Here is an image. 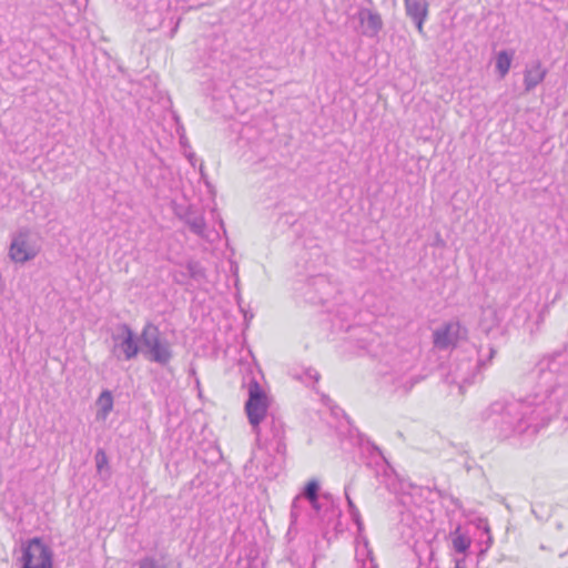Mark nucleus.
<instances>
[{
	"instance_id": "2f4dec72",
	"label": "nucleus",
	"mask_w": 568,
	"mask_h": 568,
	"mask_svg": "<svg viewBox=\"0 0 568 568\" xmlns=\"http://www.w3.org/2000/svg\"><path fill=\"white\" fill-rule=\"evenodd\" d=\"M322 498H323V499H326V500H328V501H329V495H328V494H323V495H322Z\"/></svg>"
},
{
	"instance_id": "5701e85b",
	"label": "nucleus",
	"mask_w": 568,
	"mask_h": 568,
	"mask_svg": "<svg viewBox=\"0 0 568 568\" xmlns=\"http://www.w3.org/2000/svg\"><path fill=\"white\" fill-rule=\"evenodd\" d=\"M308 501L314 513L323 519L328 508L321 501V497L310 499Z\"/></svg>"
},
{
	"instance_id": "a211bd4d",
	"label": "nucleus",
	"mask_w": 568,
	"mask_h": 568,
	"mask_svg": "<svg viewBox=\"0 0 568 568\" xmlns=\"http://www.w3.org/2000/svg\"><path fill=\"white\" fill-rule=\"evenodd\" d=\"M423 379H424V376H422V375H413V376L404 377L399 381V384L397 387L400 388L404 394H408L412 390V388L416 384L422 382Z\"/></svg>"
},
{
	"instance_id": "7ed1b4c3",
	"label": "nucleus",
	"mask_w": 568,
	"mask_h": 568,
	"mask_svg": "<svg viewBox=\"0 0 568 568\" xmlns=\"http://www.w3.org/2000/svg\"><path fill=\"white\" fill-rule=\"evenodd\" d=\"M247 395L244 409L253 433L260 437L261 423L268 416V397L255 378H251L247 384Z\"/></svg>"
},
{
	"instance_id": "a878e982",
	"label": "nucleus",
	"mask_w": 568,
	"mask_h": 568,
	"mask_svg": "<svg viewBox=\"0 0 568 568\" xmlns=\"http://www.w3.org/2000/svg\"><path fill=\"white\" fill-rule=\"evenodd\" d=\"M348 489H349L348 486H346L345 487V497H346V500H347V506H348L349 514H354L355 511H359V510L356 507V505L354 504V501L352 500V498L349 496Z\"/></svg>"
},
{
	"instance_id": "f3484780",
	"label": "nucleus",
	"mask_w": 568,
	"mask_h": 568,
	"mask_svg": "<svg viewBox=\"0 0 568 568\" xmlns=\"http://www.w3.org/2000/svg\"><path fill=\"white\" fill-rule=\"evenodd\" d=\"M98 405L102 413L108 415L113 408V397L110 390H103L98 398Z\"/></svg>"
},
{
	"instance_id": "4468645a",
	"label": "nucleus",
	"mask_w": 568,
	"mask_h": 568,
	"mask_svg": "<svg viewBox=\"0 0 568 568\" xmlns=\"http://www.w3.org/2000/svg\"><path fill=\"white\" fill-rule=\"evenodd\" d=\"M185 267L187 270L189 278L202 283L206 278L205 268L199 261L190 260L186 262Z\"/></svg>"
},
{
	"instance_id": "6ab92c4d",
	"label": "nucleus",
	"mask_w": 568,
	"mask_h": 568,
	"mask_svg": "<svg viewBox=\"0 0 568 568\" xmlns=\"http://www.w3.org/2000/svg\"><path fill=\"white\" fill-rule=\"evenodd\" d=\"M458 530L459 528L456 530V535L453 538V547L457 552L464 554L470 546V539L465 535H457Z\"/></svg>"
},
{
	"instance_id": "20e7f679",
	"label": "nucleus",
	"mask_w": 568,
	"mask_h": 568,
	"mask_svg": "<svg viewBox=\"0 0 568 568\" xmlns=\"http://www.w3.org/2000/svg\"><path fill=\"white\" fill-rule=\"evenodd\" d=\"M21 550V568H53V551L41 538L29 539Z\"/></svg>"
},
{
	"instance_id": "1a4fd4ad",
	"label": "nucleus",
	"mask_w": 568,
	"mask_h": 568,
	"mask_svg": "<svg viewBox=\"0 0 568 568\" xmlns=\"http://www.w3.org/2000/svg\"><path fill=\"white\" fill-rule=\"evenodd\" d=\"M361 26V33L368 38H375L383 29L381 14L372 9L361 7L355 14Z\"/></svg>"
},
{
	"instance_id": "c85d7f7f",
	"label": "nucleus",
	"mask_w": 568,
	"mask_h": 568,
	"mask_svg": "<svg viewBox=\"0 0 568 568\" xmlns=\"http://www.w3.org/2000/svg\"><path fill=\"white\" fill-rule=\"evenodd\" d=\"M307 374H308V376H310L311 378H313V379H314V381H316V382H317V381H318V378H320V374H318L316 371H311V369H310Z\"/></svg>"
},
{
	"instance_id": "473e14b6",
	"label": "nucleus",
	"mask_w": 568,
	"mask_h": 568,
	"mask_svg": "<svg viewBox=\"0 0 568 568\" xmlns=\"http://www.w3.org/2000/svg\"><path fill=\"white\" fill-rule=\"evenodd\" d=\"M365 1L368 2V3H372V0H365Z\"/></svg>"
},
{
	"instance_id": "cd10ccee",
	"label": "nucleus",
	"mask_w": 568,
	"mask_h": 568,
	"mask_svg": "<svg viewBox=\"0 0 568 568\" xmlns=\"http://www.w3.org/2000/svg\"><path fill=\"white\" fill-rule=\"evenodd\" d=\"M314 284L318 287L328 286V283L324 276H317L314 278Z\"/></svg>"
},
{
	"instance_id": "9d476101",
	"label": "nucleus",
	"mask_w": 568,
	"mask_h": 568,
	"mask_svg": "<svg viewBox=\"0 0 568 568\" xmlns=\"http://www.w3.org/2000/svg\"><path fill=\"white\" fill-rule=\"evenodd\" d=\"M406 14L414 21L419 33H424V21L428 14L426 0H405Z\"/></svg>"
},
{
	"instance_id": "bb28decb",
	"label": "nucleus",
	"mask_w": 568,
	"mask_h": 568,
	"mask_svg": "<svg viewBox=\"0 0 568 568\" xmlns=\"http://www.w3.org/2000/svg\"><path fill=\"white\" fill-rule=\"evenodd\" d=\"M351 517H352L353 521L356 524L358 530H362L363 529V520H362L359 511H355L354 514H351Z\"/></svg>"
},
{
	"instance_id": "423d86ee",
	"label": "nucleus",
	"mask_w": 568,
	"mask_h": 568,
	"mask_svg": "<svg viewBox=\"0 0 568 568\" xmlns=\"http://www.w3.org/2000/svg\"><path fill=\"white\" fill-rule=\"evenodd\" d=\"M119 329L122 334L112 335L114 343L111 348V355L118 361H131L141 352V345L139 346L135 335L128 324H121Z\"/></svg>"
},
{
	"instance_id": "393cba45",
	"label": "nucleus",
	"mask_w": 568,
	"mask_h": 568,
	"mask_svg": "<svg viewBox=\"0 0 568 568\" xmlns=\"http://www.w3.org/2000/svg\"><path fill=\"white\" fill-rule=\"evenodd\" d=\"M302 496H296L292 501V509H291V524H294L301 513V504Z\"/></svg>"
},
{
	"instance_id": "7c9ffc66",
	"label": "nucleus",
	"mask_w": 568,
	"mask_h": 568,
	"mask_svg": "<svg viewBox=\"0 0 568 568\" xmlns=\"http://www.w3.org/2000/svg\"><path fill=\"white\" fill-rule=\"evenodd\" d=\"M455 568H465V566L463 565V561L458 560V561L456 562Z\"/></svg>"
},
{
	"instance_id": "412c9836",
	"label": "nucleus",
	"mask_w": 568,
	"mask_h": 568,
	"mask_svg": "<svg viewBox=\"0 0 568 568\" xmlns=\"http://www.w3.org/2000/svg\"><path fill=\"white\" fill-rule=\"evenodd\" d=\"M170 275L172 276L173 282L176 283L178 285H181V286L190 285L187 270L186 271L172 270L170 272Z\"/></svg>"
},
{
	"instance_id": "aec40b11",
	"label": "nucleus",
	"mask_w": 568,
	"mask_h": 568,
	"mask_svg": "<svg viewBox=\"0 0 568 568\" xmlns=\"http://www.w3.org/2000/svg\"><path fill=\"white\" fill-rule=\"evenodd\" d=\"M302 497L307 500L320 497V483L316 479L310 480L303 489Z\"/></svg>"
},
{
	"instance_id": "9b49d317",
	"label": "nucleus",
	"mask_w": 568,
	"mask_h": 568,
	"mask_svg": "<svg viewBox=\"0 0 568 568\" xmlns=\"http://www.w3.org/2000/svg\"><path fill=\"white\" fill-rule=\"evenodd\" d=\"M547 69L542 68L539 60H536L530 67H527L524 72L525 91L530 92L539 83L544 81L547 75Z\"/></svg>"
},
{
	"instance_id": "dca6fc26",
	"label": "nucleus",
	"mask_w": 568,
	"mask_h": 568,
	"mask_svg": "<svg viewBox=\"0 0 568 568\" xmlns=\"http://www.w3.org/2000/svg\"><path fill=\"white\" fill-rule=\"evenodd\" d=\"M497 353V349L494 346H489L487 348V353H484L483 346L478 349V361L477 368L478 371L485 369L493 361Z\"/></svg>"
},
{
	"instance_id": "c756f323",
	"label": "nucleus",
	"mask_w": 568,
	"mask_h": 568,
	"mask_svg": "<svg viewBox=\"0 0 568 568\" xmlns=\"http://www.w3.org/2000/svg\"><path fill=\"white\" fill-rule=\"evenodd\" d=\"M544 311L540 312L539 316H538V324L541 323L544 321Z\"/></svg>"
},
{
	"instance_id": "f03ea898",
	"label": "nucleus",
	"mask_w": 568,
	"mask_h": 568,
	"mask_svg": "<svg viewBox=\"0 0 568 568\" xmlns=\"http://www.w3.org/2000/svg\"><path fill=\"white\" fill-rule=\"evenodd\" d=\"M139 343L141 353L150 362L166 366L173 357L170 343L162 337L159 327L151 322L144 325Z\"/></svg>"
},
{
	"instance_id": "6e6552de",
	"label": "nucleus",
	"mask_w": 568,
	"mask_h": 568,
	"mask_svg": "<svg viewBox=\"0 0 568 568\" xmlns=\"http://www.w3.org/2000/svg\"><path fill=\"white\" fill-rule=\"evenodd\" d=\"M465 334L466 328H464L459 322H449L434 331V344L440 349H447L454 346Z\"/></svg>"
},
{
	"instance_id": "39448f33",
	"label": "nucleus",
	"mask_w": 568,
	"mask_h": 568,
	"mask_svg": "<svg viewBox=\"0 0 568 568\" xmlns=\"http://www.w3.org/2000/svg\"><path fill=\"white\" fill-rule=\"evenodd\" d=\"M40 251L36 236L27 229H20L12 237L9 256L16 263H26L33 260Z\"/></svg>"
},
{
	"instance_id": "0eeeda50",
	"label": "nucleus",
	"mask_w": 568,
	"mask_h": 568,
	"mask_svg": "<svg viewBox=\"0 0 568 568\" xmlns=\"http://www.w3.org/2000/svg\"><path fill=\"white\" fill-rule=\"evenodd\" d=\"M264 430L261 429V436L257 440L264 439L266 443H274L275 452L283 454L285 450V425L283 420L274 415L267 416L265 419Z\"/></svg>"
},
{
	"instance_id": "2eb2a0df",
	"label": "nucleus",
	"mask_w": 568,
	"mask_h": 568,
	"mask_svg": "<svg viewBox=\"0 0 568 568\" xmlns=\"http://www.w3.org/2000/svg\"><path fill=\"white\" fill-rule=\"evenodd\" d=\"M357 568H378L377 564L373 558L372 550L367 549L365 545L363 554L361 550L356 551Z\"/></svg>"
},
{
	"instance_id": "f257e3e1",
	"label": "nucleus",
	"mask_w": 568,
	"mask_h": 568,
	"mask_svg": "<svg viewBox=\"0 0 568 568\" xmlns=\"http://www.w3.org/2000/svg\"><path fill=\"white\" fill-rule=\"evenodd\" d=\"M559 392V389H552L549 394L530 395L505 406L494 403L490 410L498 413L503 409L498 418L505 436L510 433L536 435L560 412Z\"/></svg>"
},
{
	"instance_id": "4be33fe9",
	"label": "nucleus",
	"mask_w": 568,
	"mask_h": 568,
	"mask_svg": "<svg viewBox=\"0 0 568 568\" xmlns=\"http://www.w3.org/2000/svg\"><path fill=\"white\" fill-rule=\"evenodd\" d=\"M97 469L99 473H102L104 468H108V456L103 449H98L94 456Z\"/></svg>"
},
{
	"instance_id": "b1692460",
	"label": "nucleus",
	"mask_w": 568,
	"mask_h": 568,
	"mask_svg": "<svg viewBox=\"0 0 568 568\" xmlns=\"http://www.w3.org/2000/svg\"><path fill=\"white\" fill-rule=\"evenodd\" d=\"M139 568H165V566L153 557H144L139 561Z\"/></svg>"
},
{
	"instance_id": "f8f14e48",
	"label": "nucleus",
	"mask_w": 568,
	"mask_h": 568,
	"mask_svg": "<svg viewBox=\"0 0 568 568\" xmlns=\"http://www.w3.org/2000/svg\"><path fill=\"white\" fill-rule=\"evenodd\" d=\"M185 224L194 234L202 237L205 236L206 223L203 215L189 213L185 216Z\"/></svg>"
},
{
	"instance_id": "ddd939ff",
	"label": "nucleus",
	"mask_w": 568,
	"mask_h": 568,
	"mask_svg": "<svg viewBox=\"0 0 568 568\" xmlns=\"http://www.w3.org/2000/svg\"><path fill=\"white\" fill-rule=\"evenodd\" d=\"M513 59L514 51L503 50L498 52L496 57V70L498 71L500 78H505V75L509 72Z\"/></svg>"
}]
</instances>
